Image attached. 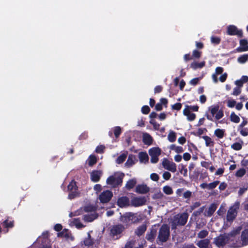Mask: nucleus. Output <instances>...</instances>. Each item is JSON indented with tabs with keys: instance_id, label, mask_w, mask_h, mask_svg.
Listing matches in <instances>:
<instances>
[{
	"instance_id": "4d7b16f0",
	"label": "nucleus",
	"mask_w": 248,
	"mask_h": 248,
	"mask_svg": "<svg viewBox=\"0 0 248 248\" xmlns=\"http://www.w3.org/2000/svg\"><path fill=\"white\" fill-rule=\"evenodd\" d=\"M219 184V181H215L212 183L208 184V189H213L216 188Z\"/></svg>"
},
{
	"instance_id": "f704fd0d",
	"label": "nucleus",
	"mask_w": 248,
	"mask_h": 248,
	"mask_svg": "<svg viewBox=\"0 0 248 248\" xmlns=\"http://www.w3.org/2000/svg\"><path fill=\"white\" fill-rule=\"evenodd\" d=\"M230 120L234 123H238L240 122V118L234 112H232L230 115Z\"/></svg>"
},
{
	"instance_id": "1a4fd4ad",
	"label": "nucleus",
	"mask_w": 248,
	"mask_h": 248,
	"mask_svg": "<svg viewBox=\"0 0 248 248\" xmlns=\"http://www.w3.org/2000/svg\"><path fill=\"white\" fill-rule=\"evenodd\" d=\"M226 33L229 35H237L238 37H243V31L241 30H238L236 26L230 25L227 28Z\"/></svg>"
},
{
	"instance_id": "09e8293b",
	"label": "nucleus",
	"mask_w": 248,
	"mask_h": 248,
	"mask_svg": "<svg viewBox=\"0 0 248 248\" xmlns=\"http://www.w3.org/2000/svg\"><path fill=\"white\" fill-rule=\"evenodd\" d=\"M202 54V51H199L197 49H194L192 52V56L193 58L199 59L201 57Z\"/></svg>"
},
{
	"instance_id": "4c0bfd02",
	"label": "nucleus",
	"mask_w": 248,
	"mask_h": 248,
	"mask_svg": "<svg viewBox=\"0 0 248 248\" xmlns=\"http://www.w3.org/2000/svg\"><path fill=\"white\" fill-rule=\"evenodd\" d=\"M210 39L211 43L215 46L219 45L221 42V38L219 37L212 36Z\"/></svg>"
},
{
	"instance_id": "5701e85b",
	"label": "nucleus",
	"mask_w": 248,
	"mask_h": 248,
	"mask_svg": "<svg viewBox=\"0 0 248 248\" xmlns=\"http://www.w3.org/2000/svg\"><path fill=\"white\" fill-rule=\"evenodd\" d=\"M142 141L144 144L149 146L153 144V139L149 134L146 133L143 135Z\"/></svg>"
},
{
	"instance_id": "b1692460",
	"label": "nucleus",
	"mask_w": 248,
	"mask_h": 248,
	"mask_svg": "<svg viewBox=\"0 0 248 248\" xmlns=\"http://www.w3.org/2000/svg\"><path fill=\"white\" fill-rule=\"evenodd\" d=\"M157 231L155 229H152L150 232L147 233L146 235V239L151 242H153L156 235Z\"/></svg>"
},
{
	"instance_id": "8fccbe9b",
	"label": "nucleus",
	"mask_w": 248,
	"mask_h": 248,
	"mask_svg": "<svg viewBox=\"0 0 248 248\" xmlns=\"http://www.w3.org/2000/svg\"><path fill=\"white\" fill-rule=\"evenodd\" d=\"M208 234V232L207 230H203L201 231L198 234V237L200 238H204Z\"/></svg>"
},
{
	"instance_id": "7c9ffc66",
	"label": "nucleus",
	"mask_w": 248,
	"mask_h": 248,
	"mask_svg": "<svg viewBox=\"0 0 248 248\" xmlns=\"http://www.w3.org/2000/svg\"><path fill=\"white\" fill-rule=\"evenodd\" d=\"M83 243L85 246L88 247L92 246L94 244L93 240L91 238V236L89 232L88 233V237L84 239Z\"/></svg>"
},
{
	"instance_id": "bf43d9fd",
	"label": "nucleus",
	"mask_w": 248,
	"mask_h": 248,
	"mask_svg": "<svg viewBox=\"0 0 248 248\" xmlns=\"http://www.w3.org/2000/svg\"><path fill=\"white\" fill-rule=\"evenodd\" d=\"M236 103V101L235 100H228L227 102V106L228 107L230 108H233Z\"/></svg>"
},
{
	"instance_id": "49530a36",
	"label": "nucleus",
	"mask_w": 248,
	"mask_h": 248,
	"mask_svg": "<svg viewBox=\"0 0 248 248\" xmlns=\"http://www.w3.org/2000/svg\"><path fill=\"white\" fill-rule=\"evenodd\" d=\"M246 173V170L244 168L238 170L235 173V176L237 177H243Z\"/></svg>"
},
{
	"instance_id": "9b49d317",
	"label": "nucleus",
	"mask_w": 248,
	"mask_h": 248,
	"mask_svg": "<svg viewBox=\"0 0 248 248\" xmlns=\"http://www.w3.org/2000/svg\"><path fill=\"white\" fill-rule=\"evenodd\" d=\"M146 199L144 196L133 198L130 202V205L134 207L141 206L146 204Z\"/></svg>"
},
{
	"instance_id": "473e14b6",
	"label": "nucleus",
	"mask_w": 248,
	"mask_h": 248,
	"mask_svg": "<svg viewBox=\"0 0 248 248\" xmlns=\"http://www.w3.org/2000/svg\"><path fill=\"white\" fill-rule=\"evenodd\" d=\"M136 183H137V182L135 179H132L129 180L127 182V183L125 185V187L128 190H130L135 186Z\"/></svg>"
},
{
	"instance_id": "f03ea898",
	"label": "nucleus",
	"mask_w": 248,
	"mask_h": 248,
	"mask_svg": "<svg viewBox=\"0 0 248 248\" xmlns=\"http://www.w3.org/2000/svg\"><path fill=\"white\" fill-rule=\"evenodd\" d=\"M170 236V227L166 224H162L159 230L157 241L161 243L166 242Z\"/></svg>"
},
{
	"instance_id": "9d476101",
	"label": "nucleus",
	"mask_w": 248,
	"mask_h": 248,
	"mask_svg": "<svg viewBox=\"0 0 248 248\" xmlns=\"http://www.w3.org/2000/svg\"><path fill=\"white\" fill-rule=\"evenodd\" d=\"M69 193L68 194V198L70 200L73 199L78 195V187L75 182H71L67 186Z\"/></svg>"
},
{
	"instance_id": "6e6552de",
	"label": "nucleus",
	"mask_w": 248,
	"mask_h": 248,
	"mask_svg": "<svg viewBox=\"0 0 248 248\" xmlns=\"http://www.w3.org/2000/svg\"><path fill=\"white\" fill-rule=\"evenodd\" d=\"M226 233L220 234L219 236L214 238V243L219 248H223L229 243L226 236Z\"/></svg>"
},
{
	"instance_id": "5fc2aeb1",
	"label": "nucleus",
	"mask_w": 248,
	"mask_h": 248,
	"mask_svg": "<svg viewBox=\"0 0 248 248\" xmlns=\"http://www.w3.org/2000/svg\"><path fill=\"white\" fill-rule=\"evenodd\" d=\"M105 147L103 145H98L95 149V152L97 154H103L104 152Z\"/></svg>"
},
{
	"instance_id": "e2e57ef3",
	"label": "nucleus",
	"mask_w": 248,
	"mask_h": 248,
	"mask_svg": "<svg viewBox=\"0 0 248 248\" xmlns=\"http://www.w3.org/2000/svg\"><path fill=\"white\" fill-rule=\"evenodd\" d=\"M182 104L180 103H176L174 105H172L171 108L172 109L180 110L182 108Z\"/></svg>"
},
{
	"instance_id": "69168bd1",
	"label": "nucleus",
	"mask_w": 248,
	"mask_h": 248,
	"mask_svg": "<svg viewBox=\"0 0 248 248\" xmlns=\"http://www.w3.org/2000/svg\"><path fill=\"white\" fill-rule=\"evenodd\" d=\"M186 108H188L189 110L194 111H198L199 110V107L197 105L196 106H186Z\"/></svg>"
},
{
	"instance_id": "2eb2a0df",
	"label": "nucleus",
	"mask_w": 248,
	"mask_h": 248,
	"mask_svg": "<svg viewBox=\"0 0 248 248\" xmlns=\"http://www.w3.org/2000/svg\"><path fill=\"white\" fill-rule=\"evenodd\" d=\"M237 211L233 207H231L228 211L226 219L229 222H232L237 216Z\"/></svg>"
},
{
	"instance_id": "6e6d98bb",
	"label": "nucleus",
	"mask_w": 248,
	"mask_h": 248,
	"mask_svg": "<svg viewBox=\"0 0 248 248\" xmlns=\"http://www.w3.org/2000/svg\"><path fill=\"white\" fill-rule=\"evenodd\" d=\"M238 130L239 131L240 134L243 136L246 137L248 136V128L247 127H243Z\"/></svg>"
},
{
	"instance_id": "a211bd4d",
	"label": "nucleus",
	"mask_w": 248,
	"mask_h": 248,
	"mask_svg": "<svg viewBox=\"0 0 248 248\" xmlns=\"http://www.w3.org/2000/svg\"><path fill=\"white\" fill-rule=\"evenodd\" d=\"M241 241L240 247L241 246H244L248 245V229H246L243 230L241 234Z\"/></svg>"
},
{
	"instance_id": "aec40b11",
	"label": "nucleus",
	"mask_w": 248,
	"mask_h": 248,
	"mask_svg": "<svg viewBox=\"0 0 248 248\" xmlns=\"http://www.w3.org/2000/svg\"><path fill=\"white\" fill-rule=\"evenodd\" d=\"M2 226L6 230H3L5 233L8 232V229L12 228L15 226V221L13 219H9V217L5 220L2 223Z\"/></svg>"
},
{
	"instance_id": "a18cd8bd",
	"label": "nucleus",
	"mask_w": 248,
	"mask_h": 248,
	"mask_svg": "<svg viewBox=\"0 0 248 248\" xmlns=\"http://www.w3.org/2000/svg\"><path fill=\"white\" fill-rule=\"evenodd\" d=\"M113 133L115 137L117 138L122 133V129L120 126H115L113 129Z\"/></svg>"
},
{
	"instance_id": "0eeeda50",
	"label": "nucleus",
	"mask_w": 248,
	"mask_h": 248,
	"mask_svg": "<svg viewBox=\"0 0 248 248\" xmlns=\"http://www.w3.org/2000/svg\"><path fill=\"white\" fill-rule=\"evenodd\" d=\"M125 227L124 225L118 224L113 225L110 227V236L113 238L116 237V239L119 238L122 232L124 231Z\"/></svg>"
},
{
	"instance_id": "79ce46f5",
	"label": "nucleus",
	"mask_w": 248,
	"mask_h": 248,
	"mask_svg": "<svg viewBox=\"0 0 248 248\" xmlns=\"http://www.w3.org/2000/svg\"><path fill=\"white\" fill-rule=\"evenodd\" d=\"M163 191L167 195H171L173 194L172 188L169 186H165L163 187Z\"/></svg>"
},
{
	"instance_id": "052dcab7",
	"label": "nucleus",
	"mask_w": 248,
	"mask_h": 248,
	"mask_svg": "<svg viewBox=\"0 0 248 248\" xmlns=\"http://www.w3.org/2000/svg\"><path fill=\"white\" fill-rule=\"evenodd\" d=\"M201 204V203L200 202H194L190 206L189 212H192V211L194 210L195 208L200 207Z\"/></svg>"
},
{
	"instance_id": "f8f14e48",
	"label": "nucleus",
	"mask_w": 248,
	"mask_h": 248,
	"mask_svg": "<svg viewBox=\"0 0 248 248\" xmlns=\"http://www.w3.org/2000/svg\"><path fill=\"white\" fill-rule=\"evenodd\" d=\"M112 196V192L110 190H107L100 194L99 199L101 203H107L110 201Z\"/></svg>"
},
{
	"instance_id": "6ab92c4d",
	"label": "nucleus",
	"mask_w": 248,
	"mask_h": 248,
	"mask_svg": "<svg viewBox=\"0 0 248 248\" xmlns=\"http://www.w3.org/2000/svg\"><path fill=\"white\" fill-rule=\"evenodd\" d=\"M102 174L101 170H94L91 173V179L93 182H97L100 179Z\"/></svg>"
},
{
	"instance_id": "ea45409f",
	"label": "nucleus",
	"mask_w": 248,
	"mask_h": 248,
	"mask_svg": "<svg viewBox=\"0 0 248 248\" xmlns=\"http://www.w3.org/2000/svg\"><path fill=\"white\" fill-rule=\"evenodd\" d=\"M204 131H207L206 129L205 128H199L197 131H193L191 132V134L196 136V137H200L204 133Z\"/></svg>"
},
{
	"instance_id": "a19ab883",
	"label": "nucleus",
	"mask_w": 248,
	"mask_h": 248,
	"mask_svg": "<svg viewBox=\"0 0 248 248\" xmlns=\"http://www.w3.org/2000/svg\"><path fill=\"white\" fill-rule=\"evenodd\" d=\"M97 216H95L94 215H85L83 216V219L84 221L87 222H92L95 218H96Z\"/></svg>"
},
{
	"instance_id": "f257e3e1",
	"label": "nucleus",
	"mask_w": 248,
	"mask_h": 248,
	"mask_svg": "<svg viewBox=\"0 0 248 248\" xmlns=\"http://www.w3.org/2000/svg\"><path fill=\"white\" fill-rule=\"evenodd\" d=\"M242 229V227L241 226H238L234 228L229 233H226V236L229 242H232L234 247H240V242L239 241L238 235H239Z\"/></svg>"
},
{
	"instance_id": "ddd939ff",
	"label": "nucleus",
	"mask_w": 248,
	"mask_h": 248,
	"mask_svg": "<svg viewBox=\"0 0 248 248\" xmlns=\"http://www.w3.org/2000/svg\"><path fill=\"white\" fill-rule=\"evenodd\" d=\"M163 166L167 170L175 172L176 171V165L174 162H170L167 158H164L162 161Z\"/></svg>"
},
{
	"instance_id": "c9c22d12",
	"label": "nucleus",
	"mask_w": 248,
	"mask_h": 248,
	"mask_svg": "<svg viewBox=\"0 0 248 248\" xmlns=\"http://www.w3.org/2000/svg\"><path fill=\"white\" fill-rule=\"evenodd\" d=\"M127 154L123 153L117 157L116 162L118 164H121L125 160Z\"/></svg>"
},
{
	"instance_id": "f3484780",
	"label": "nucleus",
	"mask_w": 248,
	"mask_h": 248,
	"mask_svg": "<svg viewBox=\"0 0 248 248\" xmlns=\"http://www.w3.org/2000/svg\"><path fill=\"white\" fill-rule=\"evenodd\" d=\"M138 161V159L135 155L133 154L129 155L128 158L124 164V165L127 168H130L134 165Z\"/></svg>"
},
{
	"instance_id": "4be33fe9",
	"label": "nucleus",
	"mask_w": 248,
	"mask_h": 248,
	"mask_svg": "<svg viewBox=\"0 0 248 248\" xmlns=\"http://www.w3.org/2000/svg\"><path fill=\"white\" fill-rule=\"evenodd\" d=\"M217 208V205L215 203H212L209 208L206 209L203 213L204 216L205 217H211Z\"/></svg>"
},
{
	"instance_id": "423d86ee",
	"label": "nucleus",
	"mask_w": 248,
	"mask_h": 248,
	"mask_svg": "<svg viewBox=\"0 0 248 248\" xmlns=\"http://www.w3.org/2000/svg\"><path fill=\"white\" fill-rule=\"evenodd\" d=\"M124 176V173L122 172L115 174V176L111 175L107 178V184L112 186L113 187H117L119 186H121Z\"/></svg>"
},
{
	"instance_id": "13d9d810",
	"label": "nucleus",
	"mask_w": 248,
	"mask_h": 248,
	"mask_svg": "<svg viewBox=\"0 0 248 248\" xmlns=\"http://www.w3.org/2000/svg\"><path fill=\"white\" fill-rule=\"evenodd\" d=\"M150 123L152 125H153L154 128L155 130H159V127H160V124H158L155 121V120L154 119H151V120L150 121Z\"/></svg>"
},
{
	"instance_id": "2f4dec72",
	"label": "nucleus",
	"mask_w": 248,
	"mask_h": 248,
	"mask_svg": "<svg viewBox=\"0 0 248 248\" xmlns=\"http://www.w3.org/2000/svg\"><path fill=\"white\" fill-rule=\"evenodd\" d=\"M215 135L217 137L218 139L223 138L225 135V130L222 129L217 128L215 130L214 132Z\"/></svg>"
},
{
	"instance_id": "0e129e2a",
	"label": "nucleus",
	"mask_w": 248,
	"mask_h": 248,
	"mask_svg": "<svg viewBox=\"0 0 248 248\" xmlns=\"http://www.w3.org/2000/svg\"><path fill=\"white\" fill-rule=\"evenodd\" d=\"M200 79V78H194L189 81V84L193 86H196L198 84Z\"/></svg>"
},
{
	"instance_id": "dca6fc26",
	"label": "nucleus",
	"mask_w": 248,
	"mask_h": 248,
	"mask_svg": "<svg viewBox=\"0 0 248 248\" xmlns=\"http://www.w3.org/2000/svg\"><path fill=\"white\" fill-rule=\"evenodd\" d=\"M240 46L236 50L239 52L248 51V41L246 39H241L239 41Z\"/></svg>"
},
{
	"instance_id": "c85d7f7f",
	"label": "nucleus",
	"mask_w": 248,
	"mask_h": 248,
	"mask_svg": "<svg viewBox=\"0 0 248 248\" xmlns=\"http://www.w3.org/2000/svg\"><path fill=\"white\" fill-rule=\"evenodd\" d=\"M161 153V150L159 147H153L149 150L150 155L159 156Z\"/></svg>"
},
{
	"instance_id": "338daca9",
	"label": "nucleus",
	"mask_w": 248,
	"mask_h": 248,
	"mask_svg": "<svg viewBox=\"0 0 248 248\" xmlns=\"http://www.w3.org/2000/svg\"><path fill=\"white\" fill-rule=\"evenodd\" d=\"M150 178L154 181H157L159 180V177L157 173H153L150 175Z\"/></svg>"
},
{
	"instance_id": "a878e982",
	"label": "nucleus",
	"mask_w": 248,
	"mask_h": 248,
	"mask_svg": "<svg viewBox=\"0 0 248 248\" xmlns=\"http://www.w3.org/2000/svg\"><path fill=\"white\" fill-rule=\"evenodd\" d=\"M147 226L145 224L139 226L135 230V233L138 236L142 235L146 231Z\"/></svg>"
},
{
	"instance_id": "c756f323",
	"label": "nucleus",
	"mask_w": 248,
	"mask_h": 248,
	"mask_svg": "<svg viewBox=\"0 0 248 248\" xmlns=\"http://www.w3.org/2000/svg\"><path fill=\"white\" fill-rule=\"evenodd\" d=\"M139 158L140 162L146 163L148 161L149 157L146 152H141L139 154Z\"/></svg>"
},
{
	"instance_id": "7ed1b4c3",
	"label": "nucleus",
	"mask_w": 248,
	"mask_h": 248,
	"mask_svg": "<svg viewBox=\"0 0 248 248\" xmlns=\"http://www.w3.org/2000/svg\"><path fill=\"white\" fill-rule=\"evenodd\" d=\"M188 217V213L186 212L175 215L172 221V228L175 229L177 226H184L187 221Z\"/></svg>"
},
{
	"instance_id": "bb28decb",
	"label": "nucleus",
	"mask_w": 248,
	"mask_h": 248,
	"mask_svg": "<svg viewBox=\"0 0 248 248\" xmlns=\"http://www.w3.org/2000/svg\"><path fill=\"white\" fill-rule=\"evenodd\" d=\"M210 244V240L208 239H204L199 241L197 244L200 248H208Z\"/></svg>"
},
{
	"instance_id": "774afa93",
	"label": "nucleus",
	"mask_w": 248,
	"mask_h": 248,
	"mask_svg": "<svg viewBox=\"0 0 248 248\" xmlns=\"http://www.w3.org/2000/svg\"><path fill=\"white\" fill-rule=\"evenodd\" d=\"M192 196V192L189 190H187L183 194V198L189 199Z\"/></svg>"
},
{
	"instance_id": "393cba45",
	"label": "nucleus",
	"mask_w": 248,
	"mask_h": 248,
	"mask_svg": "<svg viewBox=\"0 0 248 248\" xmlns=\"http://www.w3.org/2000/svg\"><path fill=\"white\" fill-rule=\"evenodd\" d=\"M183 114L185 116L187 117V119L189 121H193L196 118V114L191 113L190 111L188 108H185L183 110Z\"/></svg>"
},
{
	"instance_id": "4468645a",
	"label": "nucleus",
	"mask_w": 248,
	"mask_h": 248,
	"mask_svg": "<svg viewBox=\"0 0 248 248\" xmlns=\"http://www.w3.org/2000/svg\"><path fill=\"white\" fill-rule=\"evenodd\" d=\"M117 204L120 208H124L130 205V202L127 197L122 196L118 199Z\"/></svg>"
},
{
	"instance_id": "37998d69",
	"label": "nucleus",
	"mask_w": 248,
	"mask_h": 248,
	"mask_svg": "<svg viewBox=\"0 0 248 248\" xmlns=\"http://www.w3.org/2000/svg\"><path fill=\"white\" fill-rule=\"evenodd\" d=\"M84 210L86 212H94L96 210V207L92 205H88L84 207Z\"/></svg>"
},
{
	"instance_id": "de8ad7c7",
	"label": "nucleus",
	"mask_w": 248,
	"mask_h": 248,
	"mask_svg": "<svg viewBox=\"0 0 248 248\" xmlns=\"http://www.w3.org/2000/svg\"><path fill=\"white\" fill-rule=\"evenodd\" d=\"M248 60V54H244L239 57L238 62L241 63H244Z\"/></svg>"
},
{
	"instance_id": "39448f33",
	"label": "nucleus",
	"mask_w": 248,
	"mask_h": 248,
	"mask_svg": "<svg viewBox=\"0 0 248 248\" xmlns=\"http://www.w3.org/2000/svg\"><path fill=\"white\" fill-rule=\"evenodd\" d=\"M119 217L121 222L126 224L136 223L139 221V219L137 216L136 214L132 212H126L122 215Z\"/></svg>"
},
{
	"instance_id": "72a5a7b5",
	"label": "nucleus",
	"mask_w": 248,
	"mask_h": 248,
	"mask_svg": "<svg viewBox=\"0 0 248 248\" xmlns=\"http://www.w3.org/2000/svg\"><path fill=\"white\" fill-rule=\"evenodd\" d=\"M202 138L205 140V145L207 147L214 146V142L210 137L207 136H203Z\"/></svg>"
},
{
	"instance_id": "20e7f679",
	"label": "nucleus",
	"mask_w": 248,
	"mask_h": 248,
	"mask_svg": "<svg viewBox=\"0 0 248 248\" xmlns=\"http://www.w3.org/2000/svg\"><path fill=\"white\" fill-rule=\"evenodd\" d=\"M219 106L218 105H212L209 107V110L210 111L211 115L206 113L205 116L207 119L211 121H213V117L216 114L215 118L217 120H218L222 118L224 116L222 110H219Z\"/></svg>"
},
{
	"instance_id": "c03bdc74",
	"label": "nucleus",
	"mask_w": 248,
	"mask_h": 248,
	"mask_svg": "<svg viewBox=\"0 0 248 248\" xmlns=\"http://www.w3.org/2000/svg\"><path fill=\"white\" fill-rule=\"evenodd\" d=\"M180 172L183 174L184 176L186 177L187 176V170L185 166L181 164L179 166Z\"/></svg>"
},
{
	"instance_id": "58836bf2",
	"label": "nucleus",
	"mask_w": 248,
	"mask_h": 248,
	"mask_svg": "<svg viewBox=\"0 0 248 248\" xmlns=\"http://www.w3.org/2000/svg\"><path fill=\"white\" fill-rule=\"evenodd\" d=\"M168 139L171 142H174L176 140L175 132L173 131H170L168 136Z\"/></svg>"
},
{
	"instance_id": "e433bc0d",
	"label": "nucleus",
	"mask_w": 248,
	"mask_h": 248,
	"mask_svg": "<svg viewBox=\"0 0 248 248\" xmlns=\"http://www.w3.org/2000/svg\"><path fill=\"white\" fill-rule=\"evenodd\" d=\"M97 162V158L94 155H91L88 158V165L89 166H93Z\"/></svg>"
},
{
	"instance_id": "cd10ccee",
	"label": "nucleus",
	"mask_w": 248,
	"mask_h": 248,
	"mask_svg": "<svg viewBox=\"0 0 248 248\" xmlns=\"http://www.w3.org/2000/svg\"><path fill=\"white\" fill-rule=\"evenodd\" d=\"M205 62L204 61L202 62H194L190 64V67L192 68L193 69L196 70L198 68H202L205 66Z\"/></svg>"
},
{
	"instance_id": "864d4df0",
	"label": "nucleus",
	"mask_w": 248,
	"mask_h": 248,
	"mask_svg": "<svg viewBox=\"0 0 248 248\" xmlns=\"http://www.w3.org/2000/svg\"><path fill=\"white\" fill-rule=\"evenodd\" d=\"M73 222L76 227L78 229L82 228L84 227V225L80 222L79 218H74Z\"/></svg>"
},
{
	"instance_id": "3c124183",
	"label": "nucleus",
	"mask_w": 248,
	"mask_h": 248,
	"mask_svg": "<svg viewBox=\"0 0 248 248\" xmlns=\"http://www.w3.org/2000/svg\"><path fill=\"white\" fill-rule=\"evenodd\" d=\"M205 206H203L200 207L198 210L194 211L193 213V216L198 217L202 213L205 209Z\"/></svg>"
},
{
	"instance_id": "603ef678",
	"label": "nucleus",
	"mask_w": 248,
	"mask_h": 248,
	"mask_svg": "<svg viewBox=\"0 0 248 248\" xmlns=\"http://www.w3.org/2000/svg\"><path fill=\"white\" fill-rule=\"evenodd\" d=\"M231 148L234 150L239 151L242 149V146L239 142H235L231 145Z\"/></svg>"
},
{
	"instance_id": "680f3d73",
	"label": "nucleus",
	"mask_w": 248,
	"mask_h": 248,
	"mask_svg": "<svg viewBox=\"0 0 248 248\" xmlns=\"http://www.w3.org/2000/svg\"><path fill=\"white\" fill-rule=\"evenodd\" d=\"M150 108L148 106H143L141 108V112L144 114H147L150 112Z\"/></svg>"
},
{
	"instance_id": "412c9836",
	"label": "nucleus",
	"mask_w": 248,
	"mask_h": 248,
	"mask_svg": "<svg viewBox=\"0 0 248 248\" xmlns=\"http://www.w3.org/2000/svg\"><path fill=\"white\" fill-rule=\"evenodd\" d=\"M150 190L149 187L146 185H138L137 186L135 192L139 194H146Z\"/></svg>"
}]
</instances>
